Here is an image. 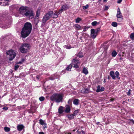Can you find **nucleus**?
Instances as JSON below:
<instances>
[{"mask_svg": "<svg viewBox=\"0 0 134 134\" xmlns=\"http://www.w3.org/2000/svg\"><path fill=\"white\" fill-rule=\"evenodd\" d=\"M67 116L69 120H71L74 118V116L72 114L67 115Z\"/></svg>", "mask_w": 134, "mask_h": 134, "instance_id": "16", "label": "nucleus"}, {"mask_svg": "<svg viewBox=\"0 0 134 134\" xmlns=\"http://www.w3.org/2000/svg\"><path fill=\"white\" fill-rule=\"evenodd\" d=\"M68 8L67 5H64L62 6L61 9L59 10V11L57 13L59 14L61 13L64 10L68 9Z\"/></svg>", "mask_w": 134, "mask_h": 134, "instance_id": "9", "label": "nucleus"}, {"mask_svg": "<svg viewBox=\"0 0 134 134\" xmlns=\"http://www.w3.org/2000/svg\"><path fill=\"white\" fill-rule=\"evenodd\" d=\"M76 130H73L72 131H73V132H74Z\"/></svg>", "mask_w": 134, "mask_h": 134, "instance_id": "60", "label": "nucleus"}, {"mask_svg": "<svg viewBox=\"0 0 134 134\" xmlns=\"http://www.w3.org/2000/svg\"><path fill=\"white\" fill-rule=\"evenodd\" d=\"M63 97V95L62 94L54 93L51 97V99L57 103L62 102Z\"/></svg>", "mask_w": 134, "mask_h": 134, "instance_id": "3", "label": "nucleus"}, {"mask_svg": "<svg viewBox=\"0 0 134 134\" xmlns=\"http://www.w3.org/2000/svg\"><path fill=\"white\" fill-rule=\"evenodd\" d=\"M89 7V5L88 4H86L85 6H84L83 7V8L84 9H86L88 8Z\"/></svg>", "mask_w": 134, "mask_h": 134, "instance_id": "34", "label": "nucleus"}, {"mask_svg": "<svg viewBox=\"0 0 134 134\" xmlns=\"http://www.w3.org/2000/svg\"><path fill=\"white\" fill-rule=\"evenodd\" d=\"M65 134H71V133L68 132L66 131L65 132Z\"/></svg>", "mask_w": 134, "mask_h": 134, "instance_id": "48", "label": "nucleus"}, {"mask_svg": "<svg viewBox=\"0 0 134 134\" xmlns=\"http://www.w3.org/2000/svg\"><path fill=\"white\" fill-rule=\"evenodd\" d=\"M110 75L113 80H115L116 77L118 78L119 79H120V77H119V73L118 71H116L115 74L113 71H111L110 72Z\"/></svg>", "mask_w": 134, "mask_h": 134, "instance_id": "7", "label": "nucleus"}, {"mask_svg": "<svg viewBox=\"0 0 134 134\" xmlns=\"http://www.w3.org/2000/svg\"><path fill=\"white\" fill-rule=\"evenodd\" d=\"M76 132H77V133H79V134H81V132L79 131L78 130H77V131H76Z\"/></svg>", "mask_w": 134, "mask_h": 134, "instance_id": "51", "label": "nucleus"}, {"mask_svg": "<svg viewBox=\"0 0 134 134\" xmlns=\"http://www.w3.org/2000/svg\"><path fill=\"white\" fill-rule=\"evenodd\" d=\"M107 1V0H103V2H106Z\"/></svg>", "mask_w": 134, "mask_h": 134, "instance_id": "56", "label": "nucleus"}, {"mask_svg": "<svg viewBox=\"0 0 134 134\" xmlns=\"http://www.w3.org/2000/svg\"><path fill=\"white\" fill-rule=\"evenodd\" d=\"M42 126L43 129L44 130L46 128H47V124L44 120H42Z\"/></svg>", "mask_w": 134, "mask_h": 134, "instance_id": "18", "label": "nucleus"}, {"mask_svg": "<svg viewBox=\"0 0 134 134\" xmlns=\"http://www.w3.org/2000/svg\"><path fill=\"white\" fill-rule=\"evenodd\" d=\"M22 63H23L22 62H21V61H20L19 62H18L17 63V64H22Z\"/></svg>", "mask_w": 134, "mask_h": 134, "instance_id": "49", "label": "nucleus"}, {"mask_svg": "<svg viewBox=\"0 0 134 134\" xmlns=\"http://www.w3.org/2000/svg\"><path fill=\"white\" fill-rule=\"evenodd\" d=\"M89 28V27L87 26L86 27H85L83 29V31L84 32H85Z\"/></svg>", "mask_w": 134, "mask_h": 134, "instance_id": "35", "label": "nucleus"}, {"mask_svg": "<svg viewBox=\"0 0 134 134\" xmlns=\"http://www.w3.org/2000/svg\"><path fill=\"white\" fill-rule=\"evenodd\" d=\"M25 60L24 59H22L21 60V62H22V63H23V62H24Z\"/></svg>", "mask_w": 134, "mask_h": 134, "instance_id": "53", "label": "nucleus"}, {"mask_svg": "<svg viewBox=\"0 0 134 134\" xmlns=\"http://www.w3.org/2000/svg\"><path fill=\"white\" fill-rule=\"evenodd\" d=\"M3 3L1 2H0V5H5V6H6V5H7V6H8V4H4V3L3 4H2Z\"/></svg>", "mask_w": 134, "mask_h": 134, "instance_id": "41", "label": "nucleus"}, {"mask_svg": "<svg viewBox=\"0 0 134 134\" xmlns=\"http://www.w3.org/2000/svg\"><path fill=\"white\" fill-rule=\"evenodd\" d=\"M65 46L66 47V49H70L71 48V47L69 46Z\"/></svg>", "mask_w": 134, "mask_h": 134, "instance_id": "43", "label": "nucleus"}, {"mask_svg": "<svg viewBox=\"0 0 134 134\" xmlns=\"http://www.w3.org/2000/svg\"><path fill=\"white\" fill-rule=\"evenodd\" d=\"M91 36L92 38H95L97 35V34L94 31V29H92L91 30Z\"/></svg>", "mask_w": 134, "mask_h": 134, "instance_id": "10", "label": "nucleus"}, {"mask_svg": "<svg viewBox=\"0 0 134 134\" xmlns=\"http://www.w3.org/2000/svg\"><path fill=\"white\" fill-rule=\"evenodd\" d=\"M39 134H42V132H40L39 133Z\"/></svg>", "mask_w": 134, "mask_h": 134, "instance_id": "59", "label": "nucleus"}, {"mask_svg": "<svg viewBox=\"0 0 134 134\" xmlns=\"http://www.w3.org/2000/svg\"><path fill=\"white\" fill-rule=\"evenodd\" d=\"M75 27L77 30H81L82 29L81 28V26L79 25L76 24L75 25Z\"/></svg>", "mask_w": 134, "mask_h": 134, "instance_id": "21", "label": "nucleus"}, {"mask_svg": "<svg viewBox=\"0 0 134 134\" xmlns=\"http://www.w3.org/2000/svg\"><path fill=\"white\" fill-rule=\"evenodd\" d=\"M100 30V29L99 28H98L95 30L94 29V31L96 34H98V33Z\"/></svg>", "mask_w": 134, "mask_h": 134, "instance_id": "30", "label": "nucleus"}, {"mask_svg": "<svg viewBox=\"0 0 134 134\" xmlns=\"http://www.w3.org/2000/svg\"><path fill=\"white\" fill-rule=\"evenodd\" d=\"M64 109V107L62 106H60L58 110V112L60 114L62 113L63 112V110Z\"/></svg>", "mask_w": 134, "mask_h": 134, "instance_id": "15", "label": "nucleus"}, {"mask_svg": "<svg viewBox=\"0 0 134 134\" xmlns=\"http://www.w3.org/2000/svg\"><path fill=\"white\" fill-rule=\"evenodd\" d=\"M130 122L131 123L134 124V121L133 119H131Z\"/></svg>", "mask_w": 134, "mask_h": 134, "instance_id": "45", "label": "nucleus"}, {"mask_svg": "<svg viewBox=\"0 0 134 134\" xmlns=\"http://www.w3.org/2000/svg\"><path fill=\"white\" fill-rule=\"evenodd\" d=\"M104 90V88L103 87H101L100 85H98L97 86V89L96 90L97 92H102Z\"/></svg>", "mask_w": 134, "mask_h": 134, "instance_id": "11", "label": "nucleus"}, {"mask_svg": "<svg viewBox=\"0 0 134 134\" xmlns=\"http://www.w3.org/2000/svg\"><path fill=\"white\" fill-rule=\"evenodd\" d=\"M110 100H111V101H113V99H110Z\"/></svg>", "mask_w": 134, "mask_h": 134, "instance_id": "63", "label": "nucleus"}, {"mask_svg": "<svg viewBox=\"0 0 134 134\" xmlns=\"http://www.w3.org/2000/svg\"><path fill=\"white\" fill-rule=\"evenodd\" d=\"M79 101L78 99H76L74 100L73 103L76 105H78L79 104Z\"/></svg>", "mask_w": 134, "mask_h": 134, "instance_id": "20", "label": "nucleus"}, {"mask_svg": "<svg viewBox=\"0 0 134 134\" xmlns=\"http://www.w3.org/2000/svg\"><path fill=\"white\" fill-rule=\"evenodd\" d=\"M24 127V126L22 124L18 125L17 126V129L19 131L22 130Z\"/></svg>", "mask_w": 134, "mask_h": 134, "instance_id": "12", "label": "nucleus"}, {"mask_svg": "<svg viewBox=\"0 0 134 134\" xmlns=\"http://www.w3.org/2000/svg\"><path fill=\"white\" fill-rule=\"evenodd\" d=\"M82 72L85 75L87 74L88 73V71L85 67L82 70Z\"/></svg>", "mask_w": 134, "mask_h": 134, "instance_id": "19", "label": "nucleus"}, {"mask_svg": "<svg viewBox=\"0 0 134 134\" xmlns=\"http://www.w3.org/2000/svg\"><path fill=\"white\" fill-rule=\"evenodd\" d=\"M130 37L132 40L134 39V33H131L130 35Z\"/></svg>", "mask_w": 134, "mask_h": 134, "instance_id": "29", "label": "nucleus"}, {"mask_svg": "<svg viewBox=\"0 0 134 134\" xmlns=\"http://www.w3.org/2000/svg\"><path fill=\"white\" fill-rule=\"evenodd\" d=\"M53 12L51 11L48 12L46 15L44 16L43 18V23H45L46 21L48 20L51 17L53 14Z\"/></svg>", "mask_w": 134, "mask_h": 134, "instance_id": "6", "label": "nucleus"}, {"mask_svg": "<svg viewBox=\"0 0 134 134\" xmlns=\"http://www.w3.org/2000/svg\"><path fill=\"white\" fill-rule=\"evenodd\" d=\"M2 109L6 110L8 109V108L7 107H3Z\"/></svg>", "mask_w": 134, "mask_h": 134, "instance_id": "40", "label": "nucleus"}, {"mask_svg": "<svg viewBox=\"0 0 134 134\" xmlns=\"http://www.w3.org/2000/svg\"><path fill=\"white\" fill-rule=\"evenodd\" d=\"M79 111L80 110L79 109L76 110L74 111L73 114L74 116H75L76 115H77V113L79 112Z\"/></svg>", "mask_w": 134, "mask_h": 134, "instance_id": "25", "label": "nucleus"}, {"mask_svg": "<svg viewBox=\"0 0 134 134\" xmlns=\"http://www.w3.org/2000/svg\"><path fill=\"white\" fill-rule=\"evenodd\" d=\"M72 62H74L75 64H79L80 62L79 60H76L75 59H74L72 61Z\"/></svg>", "mask_w": 134, "mask_h": 134, "instance_id": "22", "label": "nucleus"}, {"mask_svg": "<svg viewBox=\"0 0 134 134\" xmlns=\"http://www.w3.org/2000/svg\"><path fill=\"white\" fill-rule=\"evenodd\" d=\"M80 132H81V134H85V132L83 130L81 131Z\"/></svg>", "mask_w": 134, "mask_h": 134, "instance_id": "47", "label": "nucleus"}, {"mask_svg": "<svg viewBox=\"0 0 134 134\" xmlns=\"http://www.w3.org/2000/svg\"><path fill=\"white\" fill-rule=\"evenodd\" d=\"M40 10L38 9L36 12V18L38 17L40 15Z\"/></svg>", "mask_w": 134, "mask_h": 134, "instance_id": "24", "label": "nucleus"}, {"mask_svg": "<svg viewBox=\"0 0 134 134\" xmlns=\"http://www.w3.org/2000/svg\"><path fill=\"white\" fill-rule=\"evenodd\" d=\"M32 29V26L31 23L26 22L21 32V36L25 38L30 34Z\"/></svg>", "mask_w": 134, "mask_h": 134, "instance_id": "1", "label": "nucleus"}, {"mask_svg": "<svg viewBox=\"0 0 134 134\" xmlns=\"http://www.w3.org/2000/svg\"><path fill=\"white\" fill-rule=\"evenodd\" d=\"M53 18H57L58 17L57 15L55 13H53Z\"/></svg>", "mask_w": 134, "mask_h": 134, "instance_id": "38", "label": "nucleus"}, {"mask_svg": "<svg viewBox=\"0 0 134 134\" xmlns=\"http://www.w3.org/2000/svg\"><path fill=\"white\" fill-rule=\"evenodd\" d=\"M4 0L6 1H8L9 0Z\"/></svg>", "mask_w": 134, "mask_h": 134, "instance_id": "61", "label": "nucleus"}, {"mask_svg": "<svg viewBox=\"0 0 134 134\" xmlns=\"http://www.w3.org/2000/svg\"><path fill=\"white\" fill-rule=\"evenodd\" d=\"M108 80H109L111 79V78L109 76L108 77Z\"/></svg>", "mask_w": 134, "mask_h": 134, "instance_id": "54", "label": "nucleus"}, {"mask_svg": "<svg viewBox=\"0 0 134 134\" xmlns=\"http://www.w3.org/2000/svg\"><path fill=\"white\" fill-rule=\"evenodd\" d=\"M6 53L9 56V59L10 61H12L14 59L16 55V52L12 49L8 51Z\"/></svg>", "mask_w": 134, "mask_h": 134, "instance_id": "5", "label": "nucleus"}, {"mask_svg": "<svg viewBox=\"0 0 134 134\" xmlns=\"http://www.w3.org/2000/svg\"><path fill=\"white\" fill-rule=\"evenodd\" d=\"M40 123L41 125H42V120L40 119Z\"/></svg>", "mask_w": 134, "mask_h": 134, "instance_id": "50", "label": "nucleus"}, {"mask_svg": "<svg viewBox=\"0 0 134 134\" xmlns=\"http://www.w3.org/2000/svg\"><path fill=\"white\" fill-rule=\"evenodd\" d=\"M81 19L79 17L77 18L76 19L75 22L76 23H79L80 21L81 20Z\"/></svg>", "mask_w": 134, "mask_h": 134, "instance_id": "26", "label": "nucleus"}, {"mask_svg": "<svg viewBox=\"0 0 134 134\" xmlns=\"http://www.w3.org/2000/svg\"><path fill=\"white\" fill-rule=\"evenodd\" d=\"M106 48H107V49L108 48V47H107V46H106Z\"/></svg>", "mask_w": 134, "mask_h": 134, "instance_id": "62", "label": "nucleus"}, {"mask_svg": "<svg viewBox=\"0 0 134 134\" xmlns=\"http://www.w3.org/2000/svg\"><path fill=\"white\" fill-rule=\"evenodd\" d=\"M131 90L130 89H129L127 93V95L129 96L130 95L131 93Z\"/></svg>", "mask_w": 134, "mask_h": 134, "instance_id": "39", "label": "nucleus"}, {"mask_svg": "<svg viewBox=\"0 0 134 134\" xmlns=\"http://www.w3.org/2000/svg\"><path fill=\"white\" fill-rule=\"evenodd\" d=\"M99 123V122H97L96 124L97 125H98Z\"/></svg>", "mask_w": 134, "mask_h": 134, "instance_id": "57", "label": "nucleus"}, {"mask_svg": "<svg viewBox=\"0 0 134 134\" xmlns=\"http://www.w3.org/2000/svg\"><path fill=\"white\" fill-rule=\"evenodd\" d=\"M77 56L79 58H81L83 56L82 55H80L79 53L77 54Z\"/></svg>", "mask_w": 134, "mask_h": 134, "instance_id": "37", "label": "nucleus"}, {"mask_svg": "<svg viewBox=\"0 0 134 134\" xmlns=\"http://www.w3.org/2000/svg\"><path fill=\"white\" fill-rule=\"evenodd\" d=\"M109 7V6H105V7L104 9V11H106L108 9Z\"/></svg>", "mask_w": 134, "mask_h": 134, "instance_id": "33", "label": "nucleus"}, {"mask_svg": "<svg viewBox=\"0 0 134 134\" xmlns=\"http://www.w3.org/2000/svg\"><path fill=\"white\" fill-rule=\"evenodd\" d=\"M116 16L118 19V20L119 22L121 21L122 20V16L121 13L120 12V8H119L118 9Z\"/></svg>", "mask_w": 134, "mask_h": 134, "instance_id": "8", "label": "nucleus"}, {"mask_svg": "<svg viewBox=\"0 0 134 134\" xmlns=\"http://www.w3.org/2000/svg\"><path fill=\"white\" fill-rule=\"evenodd\" d=\"M4 129L5 131L8 132L10 130V128L8 127H5L4 128Z\"/></svg>", "mask_w": 134, "mask_h": 134, "instance_id": "27", "label": "nucleus"}, {"mask_svg": "<svg viewBox=\"0 0 134 134\" xmlns=\"http://www.w3.org/2000/svg\"><path fill=\"white\" fill-rule=\"evenodd\" d=\"M117 54L116 52L115 51H113L111 53V55L113 57H115Z\"/></svg>", "mask_w": 134, "mask_h": 134, "instance_id": "23", "label": "nucleus"}, {"mask_svg": "<svg viewBox=\"0 0 134 134\" xmlns=\"http://www.w3.org/2000/svg\"><path fill=\"white\" fill-rule=\"evenodd\" d=\"M19 66L18 65H16L15 66V68H14L15 70H17L18 69V68H19Z\"/></svg>", "mask_w": 134, "mask_h": 134, "instance_id": "42", "label": "nucleus"}, {"mask_svg": "<svg viewBox=\"0 0 134 134\" xmlns=\"http://www.w3.org/2000/svg\"><path fill=\"white\" fill-rule=\"evenodd\" d=\"M60 76L59 75H57L56 74H54L52 77H50L49 79L50 80H53L56 79H57Z\"/></svg>", "mask_w": 134, "mask_h": 134, "instance_id": "14", "label": "nucleus"}, {"mask_svg": "<svg viewBox=\"0 0 134 134\" xmlns=\"http://www.w3.org/2000/svg\"><path fill=\"white\" fill-rule=\"evenodd\" d=\"M71 103V100L70 99H69L68 101V103L69 105H70Z\"/></svg>", "mask_w": 134, "mask_h": 134, "instance_id": "44", "label": "nucleus"}, {"mask_svg": "<svg viewBox=\"0 0 134 134\" xmlns=\"http://www.w3.org/2000/svg\"><path fill=\"white\" fill-rule=\"evenodd\" d=\"M82 92L84 93H88L89 92L88 89L86 88L85 90L84 91H83Z\"/></svg>", "mask_w": 134, "mask_h": 134, "instance_id": "32", "label": "nucleus"}, {"mask_svg": "<svg viewBox=\"0 0 134 134\" xmlns=\"http://www.w3.org/2000/svg\"><path fill=\"white\" fill-rule=\"evenodd\" d=\"M44 100V97H42V101Z\"/></svg>", "mask_w": 134, "mask_h": 134, "instance_id": "55", "label": "nucleus"}, {"mask_svg": "<svg viewBox=\"0 0 134 134\" xmlns=\"http://www.w3.org/2000/svg\"><path fill=\"white\" fill-rule=\"evenodd\" d=\"M122 0H118L117 3H120L122 1Z\"/></svg>", "mask_w": 134, "mask_h": 134, "instance_id": "46", "label": "nucleus"}, {"mask_svg": "<svg viewBox=\"0 0 134 134\" xmlns=\"http://www.w3.org/2000/svg\"><path fill=\"white\" fill-rule=\"evenodd\" d=\"M72 64H74L72 63H71V64H70L66 68V70L68 71H70L72 67Z\"/></svg>", "mask_w": 134, "mask_h": 134, "instance_id": "17", "label": "nucleus"}, {"mask_svg": "<svg viewBox=\"0 0 134 134\" xmlns=\"http://www.w3.org/2000/svg\"><path fill=\"white\" fill-rule=\"evenodd\" d=\"M30 47V45L29 44L24 43L21 46L20 48V51L22 53H26L27 52Z\"/></svg>", "mask_w": 134, "mask_h": 134, "instance_id": "4", "label": "nucleus"}, {"mask_svg": "<svg viewBox=\"0 0 134 134\" xmlns=\"http://www.w3.org/2000/svg\"><path fill=\"white\" fill-rule=\"evenodd\" d=\"M97 21H94L92 23V25L93 26H95L96 25V24H97Z\"/></svg>", "mask_w": 134, "mask_h": 134, "instance_id": "31", "label": "nucleus"}, {"mask_svg": "<svg viewBox=\"0 0 134 134\" xmlns=\"http://www.w3.org/2000/svg\"><path fill=\"white\" fill-rule=\"evenodd\" d=\"M19 10L21 14L26 17L29 16L32 18L34 16L33 11L28 7L22 6L19 8Z\"/></svg>", "mask_w": 134, "mask_h": 134, "instance_id": "2", "label": "nucleus"}, {"mask_svg": "<svg viewBox=\"0 0 134 134\" xmlns=\"http://www.w3.org/2000/svg\"><path fill=\"white\" fill-rule=\"evenodd\" d=\"M65 113H68L70 112V109L69 105H66L65 106Z\"/></svg>", "mask_w": 134, "mask_h": 134, "instance_id": "13", "label": "nucleus"}, {"mask_svg": "<svg viewBox=\"0 0 134 134\" xmlns=\"http://www.w3.org/2000/svg\"><path fill=\"white\" fill-rule=\"evenodd\" d=\"M39 99L41 101H42V97H40L39 98Z\"/></svg>", "mask_w": 134, "mask_h": 134, "instance_id": "52", "label": "nucleus"}, {"mask_svg": "<svg viewBox=\"0 0 134 134\" xmlns=\"http://www.w3.org/2000/svg\"><path fill=\"white\" fill-rule=\"evenodd\" d=\"M105 82H106L105 80V79H104V81H103V82L104 83H105Z\"/></svg>", "mask_w": 134, "mask_h": 134, "instance_id": "58", "label": "nucleus"}, {"mask_svg": "<svg viewBox=\"0 0 134 134\" xmlns=\"http://www.w3.org/2000/svg\"><path fill=\"white\" fill-rule=\"evenodd\" d=\"M77 64H74V66L73 67L74 68H79V66Z\"/></svg>", "mask_w": 134, "mask_h": 134, "instance_id": "36", "label": "nucleus"}, {"mask_svg": "<svg viewBox=\"0 0 134 134\" xmlns=\"http://www.w3.org/2000/svg\"><path fill=\"white\" fill-rule=\"evenodd\" d=\"M111 25L114 27H116L117 26V23L116 22H113L111 23Z\"/></svg>", "mask_w": 134, "mask_h": 134, "instance_id": "28", "label": "nucleus"}, {"mask_svg": "<svg viewBox=\"0 0 134 134\" xmlns=\"http://www.w3.org/2000/svg\"><path fill=\"white\" fill-rule=\"evenodd\" d=\"M42 134H44V133L42 132Z\"/></svg>", "mask_w": 134, "mask_h": 134, "instance_id": "64", "label": "nucleus"}]
</instances>
